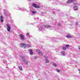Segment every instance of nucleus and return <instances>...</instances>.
I'll list each match as a JSON object with an SVG mask.
<instances>
[{
	"label": "nucleus",
	"mask_w": 80,
	"mask_h": 80,
	"mask_svg": "<svg viewBox=\"0 0 80 80\" xmlns=\"http://www.w3.org/2000/svg\"><path fill=\"white\" fill-rule=\"evenodd\" d=\"M20 47L22 48L24 47V48H26V47H27V45L24 43H21V45Z\"/></svg>",
	"instance_id": "obj_1"
},
{
	"label": "nucleus",
	"mask_w": 80,
	"mask_h": 80,
	"mask_svg": "<svg viewBox=\"0 0 80 80\" xmlns=\"http://www.w3.org/2000/svg\"><path fill=\"white\" fill-rule=\"evenodd\" d=\"M7 30L8 32H10V30H11V28H10V26H9L8 24H7Z\"/></svg>",
	"instance_id": "obj_2"
},
{
	"label": "nucleus",
	"mask_w": 80,
	"mask_h": 80,
	"mask_svg": "<svg viewBox=\"0 0 80 80\" xmlns=\"http://www.w3.org/2000/svg\"><path fill=\"white\" fill-rule=\"evenodd\" d=\"M32 6L35 8H40V7L37 5V4L34 3L32 4Z\"/></svg>",
	"instance_id": "obj_3"
},
{
	"label": "nucleus",
	"mask_w": 80,
	"mask_h": 80,
	"mask_svg": "<svg viewBox=\"0 0 80 80\" xmlns=\"http://www.w3.org/2000/svg\"><path fill=\"white\" fill-rule=\"evenodd\" d=\"M19 36H20V38L22 40H24L25 39V37H24V36L23 35L20 34H19Z\"/></svg>",
	"instance_id": "obj_4"
},
{
	"label": "nucleus",
	"mask_w": 80,
	"mask_h": 80,
	"mask_svg": "<svg viewBox=\"0 0 80 80\" xmlns=\"http://www.w3.org/2000/svg\"><path fill=\"white\" fill-rule=\"evenodd\" d=\"M74 1H75V0H69L67 1V3H70L73 2Z\"/></svg>",
	"instance_id": "obj_5"
},
{
	"label": "nucleus",
	"mask_w": 80,
	"mask_h": 80,
	"mask_svg": "<svg viewBox=\"0 0 80 80\" xmlns=\"http://www.w3.org/2000/svg\"><path fill=\"white\" fill-rule=\"evenodd\" d=\"M74 10H78V8L77 6H74L73 7Z\"/></svg>",
	"instance_id": "obj_6"
},
{
	"label": "nucleus",
	"mask_w": 80,
	"mask_h": 80,
	"mask_svg": "<svg viewBox=\"0 0 80 80\" xmlns=\"http://www.w3.org/2000/svg\"><path fill=\"white\" fill-rule=\"evenodd\" d=\"M61 53L62 55L63 56H64V55H65V51H62L61 52Z\"/></svg>",
	"instance_id": "obj_7"
},
{
	"label": "nucleus",
	"mask_w": 80,
	"mask_h": 80,
	"mask_svg": "<svg viewBox=\"0 0 80 80\" xmlns=\"http://www.w3.org/2000/svg\"><path fill=\"white\" fill-rule=\"evenodd\" d=\"M32 51H33L32 49H31V50L30 51V55H33V52H32Z\"/></svg>",
	"instance_id": "obj_8"
},
{
	"label": "nucleus",
	"mask_w": 80,
	"mask_h": 80,
	"mask_svg": "<svg viewBox=\"0 0 80 80\" xmlns=\"http://www.w3.org/2000/svg\"><path fill=\"white\" fill-rule=\"evenodd\" d=\"M1 22H3V17H2V16H1Z\"/></svg>",
	"instance_id": "obj_9"
},
{
	"label": "nucleus",
	"mask_w": 80,
	"mask_h": 80,
	"mask_svg": "<svg viewBox=\"0 0 80 80\" xmlns=\"http://www.w3.org/2000/svg\"><path fill=\"white\" fill-rule=\"evenodd\" d=\"M18 68L20 70L22 71V67L21 66H19Z\"/></svg>",
	"instance_id": "obj_10"
},
{
	"label": "nucleus",
	"mask_w": 80,
	"mask_h": 80,
	"mask_svg": "<svg viewBox=\"0 0 80 80\" xmlns=\"http://www.w3.org/2000/svg\"><path fill=\"white\" fill-rule=\"evenodd\" d=\"M66 38H72V36L69 35H68L66 36Z\"/></svg>",
	"instance_id": "obj_11"
},
{
	"label": "nucleus",
	"mask_w": 80,
	"mask_h": 80,
	"mask_svg": "<svg viewBox=\"0 0 80 80\" xmlns=\"http://www.w3.org/2000/svg\"><path fill=\"white\" fill-rule=\"evenodd\" d=\"M45 27H46L47 28H50V27H51V26H50V25H48L46 26Z\"/></svg>",
	"instance_id": "obj_12"
},
{
	"label": "nucleus",
	"mask_w": 80,
	"mask_h": 80,
	"mask_svg": "<svg viewBox=\"0 0 80 80\" xmlns=\"http://www.w3.org/2000/svg\"><path fill=\"white\" fill-rule=\"evenodd\" d=\"M62 49L63 50H67V48H66L65 47H62Z\"/></svg>",
	"instance_id": "obj_13"
},
{
	"label": "nucleus",
	"mask_w": 80,
	"mask_h": 80,
	"mask_svg": "<svg viewBox=\"0 0 80 80\" xmlns=\"http://www.w3.org/2000/svg\"><path fill=\"white\" fill-rule=\"evenodd\" d=\"M39 30H42L43 29V27H40L39 28Z\"/></svg>",
	"instance_id": "obj_14"
},
{
	"label": "nucleus",
	"mask_w": 80,
	"mask_h": 80,
	"mask_svg": "<svg viewBox=\"0 0 80 80\" xmlns=\"http://www.w3.org/2000/svg\"><path fill=\"white\" fill-rule=\"evenodd\" d=\"M36 51L38 53H40V50H38V49H37L36 50Z\"/></svg>",
	"instance_id": "obj_15"
},
{
	"label": "nucleus",
	"mask_w": 80,
	"mask_h": 80,
	"mask_svg": "<svg viewBox=\"0 0 80 80\" xmlns=\"http://www.w3.org/2000/svg\"><path fill=\"white\" fill-rule=\"evenodd\" d=\"M53 66L54 67H57V64L55 63H53L52 64Z\"/></svg>",
	"instance_id": "obj_16"
},
{
	"label": "nucleus",
	"mask_w": 80,
	"mask_h": 80,
	"mask_svg": "<svg viewBox=\"0 0 80 80\" xmlns=\"http://www.w3.org/2000/svg\"><path fill=\"white\" fill-rule=\"evenodd\" d=\"M66 47H69V45L68 44L66 45Z\"/></svg>",
	"instance_id": "obj_17"
},
{
	"label": "nucleus",
	"mask_w": 80,
	"mask_h": 80,
	"mask_svg": "<svg viewBox=\"0 0 80 80\" xmlns=\"http://www.w3.org/2000/svg\"><path fill=\"white\" fill-rule=\"evenodd\" d=\"M56 70L58 72H60V71L59 69H57Z\"/></svg>",
	"instance_id": "obj_18"
},
{
	"label": "nucleus",
	"mask_w": 80,
	"mask_h": 80,
	"mask_svg": "<svg viewBox=\"0 0 80 80\" xmlns=\"http://www.w3.org/2000/svg\"><path fill=\"white\" fill-rule=\"evenodd\" d=\"M46 62L47 63H48L49 62V61L48 60H46Z\"/></svg>",
	"instance_id": "obj_19"
},
{
	"label": "nucleus",
	"mask_w": 80,
	"mask_h": 80,
	"mask_svg": "<svg viewBox=\"0 0 80 80\" xmlns=\"http://www.w3.org/2000/svg\"><path fill=\"white\" fill-rule=\"evenodd\" d=\"M27 35H30V34H29L28 32H27Z\"/></svg>",
	"instance_id": "obj_20"
},
{
	"label": "nucleus",
	"mask_w": 80,
	"mask_h": 80,
	"mask_svg": "<svg viewBox=\"0 0 80 80\" xmlns=\"http://www.w3.org/2000/svg\"><path fill=\"white\" fill-rule=\"evenodd\" d=\"M78 71H79V73H80V69H78Z\"/></svg>",
	"instance_id": "obj_21"
},
{
	"label": "nucleus",
	"mask_w": 80,
	"mask_h": 80,
	"mask_svg": "<svg viewBox=\"0 0 80 80\" xmlns=\"http://www.w3.org/2000/svg\"><path fill=\"white\" fill-rule=\"evenodd\" d=\"M37 57H35L34 58L35 59V60H37Z\"/></svg>",
	"instance_id": "obj_22"
},
{
	"label": "nucleus",
	"mask_w": 80,
	"mask_h": 80,
	"mask_svg": "<svg viewBox=\"0 0 80 80\" xmlns=\"http://www.w3.org/2000/svg\"><path fill=\"white\" fill-rule=\"evenodd\" d=\"M32 13L33 14H34L35 13V12L34 11H32Z\"/></svg>",
	"instance_id": "obj_23"
},
{
	"label": "nucleus",
	"mask_w": 80,
	"mask_h": 80,
	"mask_svg": "<svg viewBox=\"0 0 80 80\" xmlns=\"http://www.w3.org/2000/svg\"><path fill=\"white\" fill-rule=\"evenodd\" d=\"M77 5V3H74V5Z\"/></svg>",
	"instance_id": "obj_24"
},
{
	"label": "nucleus",
	"mask_w": 80,
	"mask_h": 80,
	"mask_svg": "<svg viewBox=\"0 0 80 80\" xmlns=\"http://www.w3.org/2000/svg\"><path fill=\"white\" fill-rule=\"evenodd\" d=\"M26 64H28V62H26Z\"/></svg>",
	"instance_id": "obj_25"
},
{
	"label": "nucleus",
	"mask_w": 80,
	"mask_h": 80,
	"mask_svg": "<svg viewBox=\"0 0 80 80\" xmlns=\"http://www.w3.org/2000/svg\"><path fill=\"white\" fill-rule=\"evenodd\" d=\"M22 59H23V58H24V57H22Z\"/></svg>",
	"instance_id": "obj_26"
},
{
	"label": "nucleus",
	"mask_w": 80,
	"mask_h": 80,
	"mask_svg": "<svg viewBox=\"0 0 80 80\" xmlns=\"http://www.w3.org/2000/svg\"><path fill=\"white\" fill-rule=\"evenodd\" d=\"M23 61H24V62H25V59H24Z\"/></svg>",
	"instance_id": "obj_27"
},
{
	"label": "nucleus",
	"mask_w": 80,
	"mask_h": 80,
	"mask_svg": "<svg viewBox=\"0 0 80 80\" xmlns=\"http://www.w3.org/2000/svg\"><path fill=\"white\" fill-rule=\"evenodd\" d=\"M45 58H47V57H45Z\"/></svg>",
	"instance_id": "obj_28"
},
{
	"label": "nucleus",
	"mask_w": 80,
	"mask_h": 80,
	"mask_svg": "<svg viewBox=\"0 0 80 80\" xmlns=\"http://www.w3.org/2000/svg\"><path fill=\"white\" fill-rule=\"evenodd\" d=\"M59 25H60V24H59Z\"/></svg>",
	"instance_id": "obj_29"
}]
</instances>
